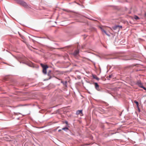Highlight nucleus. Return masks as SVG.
Masks as SVG:
<instances>
[{"instance_id": "obj_1", "label": "nucleus", "mask_w": 146, "mask_h": 146, "mask_svg": "<svg viewBox=\"0 0 146 146\" xmlns=\"http://www.w3.org/2000/svg\"><path fill=\"white\" fill-rule=\"evenodd\" d=\"M18 3L19 4L25 8H28L29 7V6L27 4L23 1L19 0L18 1Z\"/></svg>"}, {"instance_id": "obj_2", "label": "nucleus", "mask_w": 146, "mask_h": 146, "mask_svg": "<svg viewBox=\"0 0 146 146\" xmlns=\"http://www.w3.org/2000/svg\"><path fill=\"white\" fill-rule=\"evenodd\" d=\"M41 65L43 68L42 72L44 74H46V69L48 68V66L47 65H44L41 64Z\"/></svg>"}, {"instance_id": "obj_3", "label": "nucleus", "mask_w": 146, "mask_h": 146, "mask_svg": "<svg viewBox=\"0 0 146 146\" xmlns=\"http://www.w3.org/2000/svg\"><path fill=\"white\" fill-rule=\"evenodd\" d=\"M107 28V27H106V26H104L100 27V29H101L102 32H104L107 36H109L110 35L107 34L106 32Z\"/></svg>"}, {"instance_id": "obj_4", "label": "nucleus", "mask_w": 146, "mask_h": 146, "mask_svg": "<svg viewBox=\"0 0 146 146\" xmlns=\"http://www.w3.org/2000/svg\"><path fill=\"white\" fill-rule=\"evenodd\" d=\"M137 84L138 86H139L141 88H142L144 90H146V88L143 86V84L141 83L140 81H138L137 82Z\"/></svg>"}, {"instance_id": "obj_5", "label": "nucleus", "mask_w": 146, "mask_h": 146, "mask_svg": "<svg viewBox=\"0 0 146 146\" xmlns=\"http://www.w3.org/2000/svg\"><path fill=\"white\" fill-rule=\"evenodd\" d=\"M94 86L95 88L97 90L99 91L100 90L99 86L97 83H94Z\"/></svg>"}, {"instance_id": "obj_6", "label": "nucleus", "mask_w": 146, "mask_h": 146, "mask_svg": "<svg viewBox=\"0 0 146 146\" xmlns=\"http://www.w3.org/2000/svg\"><path fill=\"white\" fill-rule=\"evenodd\" d=\"M76 114L77 115L80 114L81 116L83 115L82 110H78L77 111Z\"/></svg>"}, {"instance_id": "obj_7", "label": "nucleus", "mask_w": 146, "mask_h": 146, "mask_svg": "<svg viewBox=\"0 0 146 146\" xmlns=\"http://www.w3.org/2000/svg\"><path fill=\"white\" fill-rule=\"evenodd\" d=\"M79 53V50H76L75 51L74 53V54L75 55H76L78 54Z\"/></svg>"}, {"instance_id": "obj_8", "label": "nucleus", "mask_w": 146, "mask_h": 146, "mask_svg": "<svg viewBox=\"0 0 146 146\" xmlns=\"http://www.w3.org/2000/svg\"><path fill=\"white\" fill-rule=\"evenodd\" d=\"M119 25H116L113 27V29L114 30H116L118 27Z\"/></svg>"}, {"instance_id": "obj_9", "label": "nucleus", "mask_w": 146, "mask_h": 146, "mask_svg": "<svg viewBox=\"0 0 146 146\" xmlns=\"http://www.w3.org/2000/svg\"><path fill=\"white\" fill-rule=\"evenodd\" d=\"M93 77L94 78L98 80H99V78L96 75L93 76Z\"/></svg>"}, {"instance_id": "obj_10", "label": "nucleus", "mask_w": 146, "mask_h": 146, "mask_svg": "<svg viewBox=\"0 0 146 146\" xmlns=\"http://www.w3.org/2000/svg\"><path fill=\"white\" fill-rule=\"evenodd\" d=\"M62 129L65 130V131H66L68 129V127H65L62 128Z\"/></svg>"}, {"instance_id": "obj_11", "label": "nucleus", "mask_w": 146, "mask_h": 146, "mask_svg": "<svg viewBox=\"0 0 146 146\" xmlns=\"http://www.w3.org/2000/svg\"><path fill=\"white\" fill-rule=\"evenodd\" d=\"M134 102L136 104L137 107H138V105H139V103H138V102H137V101H134Z\"/></svg>"}, {"instance_id": "obj_12", "label": "nucleus", "mask_w": 146, "mask_h": 146, "mask_svg": "<svg viewBox=\"0 0 146 146\" xmlns=\"http://www.w3.org/2000/svg\"><path fill=\"white\" fill-rule=\"evenodd\" d=\"M134 18L136 20H137L139 19V17L137 16H135L134 17Z\"/></svg>"}, {"instance_id": "obj_13", "label": "nucleus", "mask_w": 146, "mask_h": 146, "mask_svg": "<svg viewBox=\"0 0 146 146\" xmlns=\"http://www.w3.org/2000/svg\"><path fill=\"white\" fill-rule=\"evenodd\" d=\"M61 82L62 83V84H63L64 85H66V83H67V82L66 81H65V82H63V81H62Z\"/></svg>"}, {"instance_id": "obj_14", "label": "nucleus", "mask_w": 146, "mask_h": 146, "mask_svg": "<svg viewBox=\"0 0 146 146\" xmlns=\"http://www.w3.org/2000/svg\"><path fill=\"white\" fill-rule=\"evenodd\" d=\"M118 27H119V28H120V29H122V26L119 25Z\"/></svg>"}, {"instance_id": "obj_15", "label": "nucleus", "mask_w": 146, "mask_h": 146, "mask_svg": "<svg viewBox=\"0 0 146 146\" xmlns=\"http://www.w3.org/2000/svg\"><path fill=\"white\" fill-rule=\"evenodd\" d=\"M21 38H23V39H24V37L23 36H21Z\"/></svg>"}, {"instance_id": "obj_16", "label": "nucleus", "mask_w": 146, "mask_h": 146, "mask_svg": "<svg viewBox=\"0 0 146 146\" xmlns=\"http://www.w3.org/2000/svg\"><path fill=\"white\" fill-rule=\"evenodd\" d=\"M65 123L66 124H68V122L67 121H66Z\"/></svg>"}, {"instance_id": "obj_17", "label": "nucleus", "mask_w": 146, "mask_h": 146, "mask_svg": "<svg viewBox=\"0 0 146 146\" xmlns=\"http://www.w3.org/2000/svg\"><path fill=\"white\" fill-rule=\"evenodd\" d=\"M111 75H109V78H111Z\"/></svg>"}, {"instance_id": "obj_18", "label": "nucleus", "mask_w": 146, "mask_h": 146, "mask_svg": "<svg viewBox=\"0 0 146 146\" xmlns=\"http://www.w3.org/2000/svg\"><path fill=\"white\" fill-rule=\"evenodd\" d=\"M61 131V129H59V130H58V132H60V131Z\"/></svg>"}, {"instance_id": "obj_19", "label": "nucleus", "mask_w": 146, "mask_h": 146, "mask_svg": "<svg viewBox=\"0 0 146 146\" xmlns=\"http://www.w3.org/2000/svg\"><path fill=\"white\" fill-rule=\"evenodd\" d=\"M33 40V41L34 42V40Z\"/></svg>"}, {"instance_id": "obj_20", "label": "nucleus", "mask_w": 146, "mask_h": 146, "mask_svg": "<svg viewBox=\"0 0 146 146\" xmlns=\"http://www.w3.org/2000/svg\"><path fill=\"white\" fill-rule=\"evenodd\" d=\"M48 75L49 76V73H48Z\"/></svg>"}, {"instance_id": "obj_21", "label": "nucleus", "mask_w": 146, "mask_h": 146, "mask_svg": "<svg viewBox=\"0 0 146 146\" xmlns=\"http://www.w3.org/2000/svg\"><path fill=\"white\" fill-rule=\"evenodd\" d=\"M145 15L146 16V13L145 14Z\"/></svg>"}]
</instances>
